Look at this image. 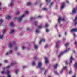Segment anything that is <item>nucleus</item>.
Returning a JSON list of instances; mask_svg holds the SVG:
<instances>
[{
    "mask_svg": "<svg viewBox=\"0 0 77 77\" xmlns=\"http://www.w3.org/2000/svg\"><path fill=\"white\" fill-rule=\"evenodd\" d=\"M15 72L16 75H18V69H16L15 70Z\"/></svg>",
    "mask_w": 77,
    "mask_h": 77,
    "instance_id": "obj_13",
    "label": "nucleus"
},
{
    "mask_svg": "<svg viewBox=\"0 0 77 77\" xmlns=\"http://www.w3.org/2000/svg\"><path fill=\"white\" fill-rule=\"evenodd\" d=\"M8 53L9 54H12V50H10Z\"/></svg>",
    "mask_w": 77,
    "mask_h": 77,
    "instance_id": "obj_23",
    "label": "nucleus"
},
{
    "mask_svg": "<svg viewBox=\"0 0 77 77\" xmlns=\"http://www.w3.org/2000/svg\"><path fill=\"white\" fill-rule=\"evenodd\" d=\"M6 29H5L2 32V35H0V39H4L5 37H3V35H4V33L5 32V31H6Z\"/></svg>",
    "mask_w": 77,
    "mask_h": 77,
    "instance_id": "obj_2",
    "label": "nucleus"
},
{
    "mask_svg": "<svg viewBox=\"0 0 77 77\" xmlns=\"http://www.w3.org/2000/svg\"><path fill=\"white\" fill-rule=\"evenodd\" d=\"M53 2H51L50 5L49 6V8H51V6H52V5H53Z\"/></svg>",
    "mask_w": 77,
    "mask_h": 77,
    "instance_id": "obj_33",
    "label": "nucleus"
},
{
    "mask_svg": "<svg viewBox=\"0 0 77 77\" xmlns=\"http://www.w3.org/2000/svg\"><path fill=\"white\" fill-rule=\"evenodd\" d=\"M23 69H24V68H26V66H23Z\"/></svg>",
    "mask_w": 77,
    "mask_h": 77,
    "instance_id": "obj_58",
    "label": "nucleus"
},
{
    "mask_svg": "<svg viewBox=\"0 0 77 77\" xmlns=\"http://www.w3.org/2000/svg\"><path fill=\"white\" fill-rule=\"evenodd\" d=\"M46 2H47L48 3H50V1L49 0H46Z\"/></svg>",
    "mask_w": 77,
    "mask_h": 77,
    "instance_id": "obj_44",
    "label": "nucleus"
},
{
    "mask_svg": "<svg viewBox=\"0 0 77 77\" xmlns=\"http://www.w3.org/2000/svg\"><path fill=\"white\" fill-rule=\"evenodd\" d=\"M76 74H75V75H74V76H73V77H76Z\"/></svg>",
    "mask_w": 77,
    "mask_h": 77,
    "instance_id": "obj_64",
    "label": "nucleus"
},
{
    "mask_svg": "<svg viewBox=\"0 0 77 77\" xmlns=\"http://www.w3.org/2000/svg\"><path fill=\"white\" fill-rule=\"evenodd\" d=\"M33 65L35 66L36 65V63L35 62H33L32 63Z\"/></svg>",
    "mask_w": 77,
    "mask_h": 77,
    "instance_id": "obj_34",
    "label": "nucleus"
},
{
    "mask_svg": "<svg viewBox=\"0 0 77 77\" xmlns=\"http://www.w3.org/2000/svg\"><path fill=\"white\" fill-rule=\"evenodd\" d=\"M35 18H36L35 17H31L30 18V21H32V20L33 19H35Z\"/></svg>",
    "mask_w": 77,
    "mask_h": 77,
    "instance_id": "obj_21",
    "label": "nucleus"
},
{
    "mask_svg": "<svg viewBox=\"0 0 77 77\" xmlns=\"http://www.w3.org/2000/svg\"><path fill=\"white\" fill-rule=\"evenodd\" d=\"M10 25L11 26H12V27H13V26H14V23H12V22H11V23H10Z\"/></svg>",
    "mask_w": 77,
    "mask_h": 77,
    "instance_id": "obj_18",
    "label": "nucleus"
},
{
    "mask_svg": "<svg viewBox=\"0 0 77 77\" xmlns=\"http://www.w3.org/2000/svg\"><path fill=\"white\" fill-rule=\"evenodd\" d=\"M72 73V71H71V70L69 72V74H71Z\"/></svg>",
    "mask_w": 77,
    "mask_h": 77,
    "instance_id": "obj_47",
    "label": "nucleus"
},
{
    "mask_svg": "<svg viewBox=\"0 0 77 77\" xmlns=\"http://www.w3.org/2000/svg\"><path fill=\"white\" fill-rule=\"evenodd\" d=\"M34 48H35L36 49V50H37V49L38 48V46L37 45H35Z\"/></svg>",
    "mask_w": 77,
    "mask_h": 77,
    "instance_id": "obj_16",
    "label": "nucleus"
},
{
    "mask_svg": "<svg viewBox=\"0 0 77 77\" xmlns=\"http://www.w3.org/2000/svg\"><path fill=\"white\" fill-rule=\"evenodd\" d=\"M36 32L37 33H39L40 32V31L38 30V29H37L36 30Z\"/></svg>",
    "mask_w": 77,
    "mask_h": 77,
    "instance_id": "obj_24",
    "label": "nucleus"
},
{
    "mask_svg": "<svg viewBox=\"0 0 77 77\" xmlns=\"http://www.w3.org/2000/svg\"><path fill=\"white\" fill-rule=\"evenodd\" d=\"M48 26H49V25L48 24V23H47L45 25V27H48Z\"/></svg>",
    "mask_w": 77,
    "mask_h": 77,
    "instance_id": "obj_28",
    "label": "nucleus"
},
{
    "mask_svg": "<svg viewBox=\"0 0 77 77\" xmlns=\"http://www.w3.org/2000/svg\"><path fill=\"white\" fill-rule=\"evenodd\" d=\"M15 33V30L14 29H11L10 32V33L12 35L14 34Z\"/></svg>",
    "mask_w": 77,
    "mask_h": 77,
    "instance_id": "obj_5",
    "label": "nucleus"
},
{
    "mask_svg": "<svg viewBox=\"0 0 77 77\" xmlns=\"http://www.w3.org/2000/svg\"><path fill=\"white\" fill-rule=\"evenodd\" d=\"M3 9V8H2V7H0V10H2Z\"/></svg>",
    "mask_w": 77,
    "mask_h": 77,
    "instance_id": "obj_63",
    "label": "nucleus"
},
{
    "mask_svg": "<svg viewBox=\"0 0 77 77\" xmlns=\"http://www.w3.org/2000/svg\"><path fill=\"white\" fill-rule=\"evenodd\" d=\"M65 35H67V32H66L65 33Z\"/></svg>",
    "mask_w": 77,
    "mask_h": 77,
    "instance_id": "obj_62",
    "label": "nucleus"
},
{
    "mask_svg": "<svg viewBox=\"0 0 77 77\" xmlns=\"http://www.w3.org/2000/svg\"><path fill=\"white\" fill-rule=\"evenodd\" d=\"M25 14H28V13H29V12L26 11H25Z\"/></svg>",
    "mask_w": 77,
    "mask_h": 77,
    "instance_id": "obj_59",
    "label": "nucleus"
},
{
    "mask_svg": "<svg viewBox=\"0 0 77 77\" xmlns=\"http://www.w3.org/2000/svg\"><path fill=\"white\" fill-rule=\"evenodd\" d=\"M47 70H45L44 73V74H46V73H47Z\"/></svg>",
    "mask_w": 77,
    "mask_h": 77,
    "instance_id": "obj_51",
    "label": "nucleus"
},
{
    "mask_svg": "<svg viewBox=\"0 0 77 77\" xmlns=\"http://www.w3.org/2000/svg\"><path fill=\"white\" fill-rule=\"evenodd\" d=\"M71 32H77V28H75L72 29V30H71Z\"/></svg>",
    "mask_w": 77,
    "mask_h": 77,
    "instance_id": "obj_10",
    "label": "nucleus"
},
{
    "mask_svg": "<svg viewBox=\"0 0 77 77\" xmlns=\"http://www.w3.org/2000/svg\"><path fill=\"white\" fill-rule=\"evenodd\" d=\"M6 72L7 74V77H11V75L10 74V71L7 70Z\"/></svg>",
    "mask_w": 77,
    "mask_h": 77,
    "instance_id": "obj_8",
    "label": "nucleus"
},
{
    "mask_svg": "<svg viewBox=\"0 0 77 77\" xmlns=\"http://www.w3.org/2000/svg\"><path fill=\"white\" fill-rule=\"evenodd\" d=\"M17 56H19L20 55V53L19 52L17 53Z\"/></svg>",
    "mask_w": 77,
    "mask_h": 77,
    "instance_id": "obj_55",
    "label": "nucleus"
},
{
    "mask_svg": "<svg viewBox=\"0 0 77 77\" xmlns=\"http://www.w3.org/2000/svg\"><path fill=\"white\" fill-rule=\"evenodd\" d=\"M16 19H17V20L18 21H20V18L19 17H16Z\"/></svg>",
    "mask_w": 77,
    "mask_h": 77,
    "instance_id": "obj_37",
    "label": "nucleus"
},
{
    "mask_svg": "<svg viewBox=\"0 0 77 77\" xmlns=\"http://www.w3.org/2000/svg\"><path fill=\"white\" fill-rule=\"evenodd\" d=\"M77 11V9L75 8H74L72 10V12L73 14H75V13H76Z\"/></svg>",
    "mask_w": 77,
    "mask_h": 77,
    "instance_id": "obj_12",
    "label": "nucleus"
},
{
    "mask_svg": "<svg viewBox=\"0 0 77 77\" xmlns=\"http://www.w3.org/2000/svg\"><path fill=\"white\" fill-rule=\"evenodd\" d=\"M66 68H67V66H65V67H64L63 68V69L61 71V72H62V71H63L65 70V69H66Z\"/></svg>",
    "mask_w": 77,
    "mask_h": 77,
    "instance_id": "obj_32",
    "label": "nucleus"
},
{
    "mask_svg": "<svg viewBox=\"0 0 77 77\" xmlns=\"http://www.w3.org/2000/svg\"><path fill=\"white\" fill-rule=\"evenodd\" d=\"M58 21L59 23H60V21H65V19L62 18H61V17L60 16L59 18V19H58Z\"/></svg>",
    "mask_w": 77,
    "mask_h": 77,
    "instance_id": "obj_6",
    "label": "nucleus"
},
{
    "mask_svg": "<svg viewBox=\"0 0 77 77\" xmlns=\"http://www.w3.org/2000/svg\"><path fill=\"white\" fill-rule=\"evenodd\" d=\"M31 5V2H29L27 3V6H29V5Z\"/></svg>",
    "mask_w": 77,
    "mask_h": 77,
    "instance_id": "obj_29",
    "label": "nucleus"
},
{
    "mask_svg": "<svg viewBox=\"0 0 77 77\" xmlns=\"http://www.w3.org/2000/svg\"><path fill=\"white\" fill-rule=\"evenodd\" d=\"M73 35L74 36V37H76V35H75V34H73Z\"/></svg>",
    "mask_w": 77,
    "mask_h": 77,
    "instance_id": "obj_56",
    "label": "nucleus"
},
{
    "mask_svg": "<svg viewBox=\"0 0 77 77\" xmlns=\"http://www.w3.org/2000/svg\"><path fill=\"white\" fill-rule=\"evenodd\" d=\"M55 73L56 74H58V73H57V71H55Z\"/></svg>",
    "mask_w": 77,
    "mask_h": 77,
    "instance_id": "obj_61",
    "label": "nucleus"
},
{
    "mask_svg": "<svg viewBox=\"0 0 77 77\" xmlns=\"http://www.w3.org/2000/svg\"><path fill=\"white\" fill-rule=\"evenodd\" d=\"M6 68H7V69H9V68H10V66H7Z\"/></svg>",
    "mask_w": 77,
    "mask_h": 77,
    "instance_id": "obj_41",
    "label": "nucleus"
},
{
    "mask_svg": "<svg viewBox=\"0 0 77 77\" xmlns=\"http://www.w3.org/2000/svg\"><path fill=\"white\" fill-rule=\"evenodd\" d=\"M35 60H37V57H34Z\"/></svg>",
    "mask_w": 77,
    "mask_h": 77,
    "instance_id": "obj_53",
    "label": "nucleus"
},
{
    "mask_svg": "<svg viewBox=\"0 0 77 77\" xmlns=\"http://www.w3.org/2000/svg\"><path fill=\"white\" fill-rule=\"evenodd\" d=\"M30 30V29H29V28H26V30Z\"/></svg>",
    "mask_w": 77,
    "mask_h": 77,
    "instance_id": "obj_57",
    "label": "nucleus"
},
{
    "mask_svg": "<svg viewBox=\"0 0 77 77\" xmlns=\"http://www.w3.org/2000/svg\"><path fill=\"white\" fill-rule=\"evenodd\" d=\"M2 74H5V72L4 71H2L1 72Z\"/></svg>",
    "mask_w": 77,
    "mask_h": 77,
    "instance_id": "obj_43",
    "label": "nucleus"
},
{
    "mask_svg": "<svg viewBox=\"0 0 77 77\" xmlns=\"http://www.w3.org/2000/svg\"><path fill=\"white\" fill-rule=\"evenodd\" d=\"M3 62L4 63H7L8 62V61L6 60H5L3 61Z\"/></svg>",
    "mask_w": 77,
    "mask_h": 77,
    "instance_id": "obj_25",
    "label": "nucleus"
},
{
    "mask_svg": "<svg viewBox=\"0 0 77 77\" xmlns=\"http://www.w3.org/2000/svg\"><path fill=\"white\" fill-rule=\"evenodd\" d=\"M69 45V44L67 43L65 44V45L66 47H67V46H68V45Z\"/></svg>",
    "mask_w": 77,
    "mask_h": 77,
    "instance_id": "obj_36",
    "label": "nucleus"
},
{
    "mask_svg": "<svg viewBox=\"0 0 77 77\" xmlns=\"http://www.w3.org/2000/svg\"><path fill=\"white\" fill-rule=\"evenodd\" d=\"M42 63L41 61H40L38 62V64L37 66V68H41V67L42 66Z\"/></svg>",
    "mask_w": 77,
    "mask_h": 77,
    "instance_id": "obj_4",
    "label": "nucleus"
},
{
    "mask_svg": "<svg viewBox=\"0 0 77 77\" xmlns=\"http://www.w3.org/2000/svg\"><path fill=\"white\" fill-rule=\"evenodd\" d=\"M26 16V14H23L20 17V22H21L23 18Z\"/></svg>",
    "mask_w": 77,
    "mask_h": 77,
    "instance_id": "obj_3",
    "label": "nucleus"
},
{
    "mask_svg": "<svg viewBox=\"0 0 77 77\" xmlns=\"http://www.w3.org/2000/svg\"><path fill=\"white\" fill-rule=\"evenodd\" d=\"M43 9L44 11H47V8H43Z\"/></svg>",
    "mask_w": 77,
    "mask_h": 77,
    "instance_id": "obj_39",
    "label": "nucleus"
},
{
    "mask_svg": "<svg viewBox=\"0 0 77 77\" xmlns=\"http://www.w3.org/2000/svg\"><path fill=\"white\" fill-rule=\"evenodd\" d=\"M45 64H47L48 63H49V61H48V60L47 57H45Z\"/></svg>",
    "mask_w": 77,
    "mask_h": 77,
    "instance_id": "obj_9",
    "label": "nucleus"
},
{
    "mask_svg": "<svg viewBox=\"0 0 77 77\" xmlns=\"http://www.w3.org/2000/svg\"><path fill=\"white\" fill-rule=\"evenodd\" d=\"M75 45H77V41H75Z\"/></svg>",
    "mask_w": 77,
    "mask_h": 77,
    "instance_id": "obj_52",
    "label": "nucleus"
},
{
    "mask_svg": "<svg viewBox=\"0 0 77 77\" xmlns=\"http://www.w3.org/2000/svg\"><path fill=\"white\" fill-rule=\"evenodd\" d=\"M66 2L67 3H69V1H68V0L66 1Z\"/></svg>",
    "mask_w": 77,
    "mask_h": 77,
    "instance_id": "obj_60",
    "label": "nucleus"
},
{
    "mask_svg": "<svg viewBox=\"0 0 77 77\" xmlns=\"http://www.w3.org/2000/svg\"><path fill=\"white\" fill-rule=\"evenodd\" d=\"M19 13H20V11H17L15 14L16 15H18V14H19Z\"/></svg>",
    "mask_w": 77,
    "mask_h": 77,
    "instance_id": "obj_27",
    "label": "nucleus"
},
{
    "mask_svg": "<svg viewBox=\"0 0 77 77\" xmlns=\"http://www.w3.org/2000/svg\"><path fill=\"white\" fill-rule=\"evenodd\" d=\"M38 29H42V28H43V26L42 25H40L38 26Z\"/></svg>",
    "mask_w": 77,
    "mask_h": 77,
    "instance_id": "obj_19",
    "label": "nucleus"
},
{
    "mask_svg": "<svg viewBox=\"0 0 77 77\" xmlns=\"http://www.w3.org/2000/svg\"><path fill=\"white\" fill-rule=\"evenodd\" d=\"M70 59V62L71 63L72 62V60H74V58H73V57H72V56L71 57Z\"/></svg>",
    "mask_w": 77,
    "mask_h": 77,
    "instance_id": "obj_14",
    "label": "nucleus"
},
{
    "mask_svg": "<svg viewBox=\"0 0 77 77\" xmlns=\"http://www.w3.org/2000/svg\"><path fill=\"white\" fill-rule=\"evenodd\" d=\"M48 47V45H45V48H47Z\"/></svg>",
    "mask_w": 77,
    "mask_h": 77,
    "instance_id": "obj_42",
    "label": "nucleus"
},
{
    "mask_svg": "<svg viewBox=\"0 0 77 77\" xmlns=\"http://www.w3.org/2000/svg\"><path fill=\"white\" fill-rule=\"evenodd\" d=\"M42 41H43V42H45V39H42L39 42V44H41V43L42 42Z\"/></svg>",
    "mask_w": 77,
    "mask_h": 77,
    "instance_id": "obj_15",
    "label": "nucleus"
},
{
    "mask_svg": "<svg viewBox=\"0 0 77 77\" xmlns=\"http://www.w3.org/2000/svg\"><path fill=\"white\" fill-rule=\"evenodd\" d=\"M14 48H15V50H17V49H18V47H15Z\"/></svg>",
    "mask_w": 77,
    "mask_h": 77,
    "instance_id": "obj_49",
    "label": "nucleus"
},
{
    "mask_svg": "<svg viewBox=\"0 0 77 77\" xmlns=\"http://www.w3.org/2000/svg\"><path fill=\"white\" fill-rule=\"evenodd\" d=\"M9 53L8 52H6L5 54V55H7V56H8L9 55Z\"/></svg>",
    "mask_w": 77,
    "mask_h": 77,
    "instance_id": "obj_38",
    "label": "nucleus"
},
{
    "mask_svg": "<svg viewBox=\"0 0 77 77\" xmlns=\"http://www.w3.org/2000/svg\"><path fill=\"white\" fill-rule=\"evenodd\" d=\"M25 47L24 46L22 47V50H24V49H25Z\"/></svg>",
    "mask_w": 77,
    "mask_h": 77,
    "instance_id": "obj_48",
    "label": "nucleus"
},
{
    "mask_svg": "<svg viewBox=\"0 0 77 77\" xmlns=\"http://www.w3.org/2000/svg\"><path fill=\"white\" fill-rule=\"evenodd\" d=\"M6 18L7 20H9V19H10V18H11V16L8 15V16H7Z\"/></svg>",
    "mask_w": 77,
    "mask_h": 77,
    "instance_id": "obj_20",
    "label": "nucleus"
},
{
    "mask_svg": "<svg viewBox=\"0 0 77 77\" xmlns=\"http://www.w3.org/2000/svg\"><path fill=\"white\" fill-rule=\"evenodd\" d=\"M2 22H3V20L0 19V23H2Z\"/></svg>",
    "mask_w": 77,
    "mask_h": 77,
    "instance_id": "obj_50",
    "label": "nucleus"
},
{
    "mask_svg": "<svg viewBox=\"0 0 77 77\" xmlns=\"http://www.w3.org/2000/svg\"><path fill=\"white\" fill-rule=\"evenodd\" d=\"M58 66V64H57L56 65L54 66V69H56V68H57V66Z\"/></svg>",
    "mask_w": 77,
    "mask_h": 77,
    "instance_id": "obj_22",
    "label": "nucleus"
},
{
    "mask_svg": "<svg viewBox=\"0 0 77 77\" xmlns=\"http://www.w3.org/2000/svg\"><path fill=\"white\" fill-rule=\"evenodd\" d=\"M38 21H36L35 22L34 24L35 26H37V24H38Z\"/></svg>",
    "mask_w": 77,
    "mask_h": 77,
    "instance_id": "obj_26",
    "label": "nucleus"
},
{
    "mask_svg": "<svg viewBox=\"0 0 77 77\" xmlns=\"http://www.w3.org/2000/svg\"><path fill=\"white\" fill-rule=\"evenodd\" d=\"M49 31H50V30L48 29H46V32H47V33H48Z\"/></svg>",
    "mask_w": 77,
    "mask_h": 77,
    "instance_id": "obj_40",
    "label": "nucleus"
},
{
    "mask_svg": "<svg viewBox=\"0 0 77 77\" xmlns=\"http://www.w3.org/2000/svg\"><path fill=\"white\" fill-rule=\"evenodd\" d=\"M69 50H70V48H69L68 49H66L64 52H61L58 56V57H60L61 56H62V55H63L64 54H65V53H67V52H68V51Z\"/></svg>",
    "mask_w": 77,
    "mask_h": 77,
    "instance_id": "obj_1",
    "label": "nucleus"
},
{
    "mask_svg": "<svg viewBox=\"0 0 77 77\" xmlns=\"http://www.w3.org/2000/svg\"><path fill=\"white\" fill-rule=\"evenodd\" d=\"M58 44H57V43H56V47L57 48V47H58Z\"/></svg>",
    "mask_w": 77,
    "mask_h": 77,
    "instance_id": "obj_45",
    "label": "nucleus"
},
{
    "mask_svg": "<svg viewBox=\"0 0 77 77\" xmlns=\"http://www.w3.org/2000/svg\"><path fill=\"white\" fill-rule=\"evenodd\" d=\"M42 17V16H39L37 17V18H41Z\"/></svg>",
    "mask_w": 77,
    "mask_h": 77,
    "instance_id": "obj_35",
    "label": "nucleus"
},
{
    "mask_svg": "<svg viewBox=\"0 0 77 77\" xmlns=\"http://www.w3.org/2000/svg\"><path fill=\"white\" fill-rule=\"evenodd\" d=\"M38 4V2H36L34 4V5H36Z\"/></svg>",
    "mask_w": 77,
    "mask_h": 77,
    "instance_id": "obj_54",
    "label": "nucleus"
},
{
    "mask_svg": "<svg viewBox=\"0 0 77 77\" xmlns=\"http://www.w3.org/2000/svg\"><path fill=\"white\" fill-rule=\"evenodd\" d=\"M14 44H15V42H13L10 43L8 45L9 47H12L14 45Z\"/></svg>",
    "mask_w": 77,
    "mask_h": 77,
    "instance_id": "obj_7",
    "label": "nucleus"
},
{
    "mask_svg": "<svg viewBox=\"0 0 77 77\" xmlns=\"http://www.w3.org/2000/svg\"><path fill=\"white\" fill-rule=\"evenodd\" d=\"M43 69H44V67H42L41 69V71H42V70H43Z\"/></svg>",
    "mask_w": 77,
    "mask_h": 77,
    "instance_id": "obj_46",
    "label": "nucleus"
},
{
    "mask_svg": "<svg viewBox=\"0 0 77 77\" xmlns=\"http://www.w3.org/2000/svg\"><path fill=\"white\" fill-rule=\"evenodd\" d=\"M10 6L11 7H12L13 6V2H11L10 4Z\"/></svg>",
    "mask_w": 77,
    "mask_h": 77,
    "instance_id": "obj_30",
    "label": "nucleus"
},
{
    "mask_svg": "<svg viewBox=\"0 0 77 77\" xmlns=\"http://www.w3.org/2000/svg\"><path fill=\"white\" fill-rule=\"evenodd\" d=\"M74 67L75 68H77V63L76 62L74 65Z\"/></svg>",
    "mask_w": 77,
    "mask_h": 77,
    "instance_id": "obj_31",
    "label": "nucleus"
},
{
    "mask_svg": "<svg viewBox=\"0 0 77 77\" xmlns=\"http://www.w3.org/2000/svg\"><path fill=\"white\" fill-rule=\"evenodd\" d=\"M65 3H64V2L62 3V6H61V9H63L64 8V7H65Z\"/></svg>",
    "mask_w": 77,
    "mask_h": 77,
    "instance_id": "obj_11",
    "label": "nucleus"
},
{
    "mask_svg": "<svg viewBox=\"0 0 77 77\" xmlns=\"http://www.w3.org/2000/svg\"><path fill=\"white\" fill-rule=\"evenodd\" d=\"M15 64V61H14L13 63H11L10 64L11 66H12L13 65H14Z\"/></svg>",
    "mask_w": 77,
    "mask_h": 77,
    "instance_id": "obj_17",
    "label": "nucleus"
}]
</instances>
